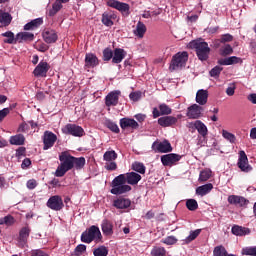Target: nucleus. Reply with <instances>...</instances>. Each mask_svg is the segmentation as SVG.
Here are the masks:
<instances>
[{
	"label": "nucleus",
	"mask_w": 256,
	"mask_h": 256,
	"mask_svg": "<svg viewBox=\"0 0 256 256\" xmlns=\"http://www.w3.org/2000/svg\"><path fill=\"white\" fill-rule=\"evenodd\" d=\"M189 49H195L197 57L200 61H207L209 59V53H211V48L209 44L203 41V39L192 40L188 44Z\"/></svg>",
	"instance_id": "f257e3e1"
},
{
	"label": "nucleus",
	"mask_w": 256,
	"mask_h": 256,
	"mask_svg": "<svg viewBox=\"0 0 256 256\" xmlns=\"http://www.w3.org/2000/svg\"><path fill=\"white\" fill-rule=\"evenodd\" d=\"M129 191H131V187L125 181V174H120L113 179L112 189L110 190L112 195H125Z\"/></svg>",
	"instance_id": "f03ea898"
},
{
	"label": "nucleus",
	"mask_w": 256,
	"mask_h": 256,
	"mask_svg": "<svg viewBox=\"0 0 256 256\" xmlns=\"http://www.w3.org/2000/svg\"><path fill=\"white\" fill-rule=\"evenodd\" d=\"M81 241L87 244L93 243V241H95V243H101V241H103L101 230L97 226L92 225L81 234Z\"/></svg>",
	"instance_id": "7ed1b4c3"
},
{
	"label": "nucleus",
	"mask_w": 256,
	"mask_h": 256,
	"mask_svg": "<svg viewBox=\"0 0 256 256\" xmlns=\"http://www.w3.org/2000/svg\"><path fill=\"white\" fill-rule=\"evenodd\" d=\"M60 165L57 167L55 175L56 177H63L67 171L73 169V156L62 153L59 156Z\"/></svg>",
	"instance_id": "20e7f679"
},
{
	"label": "nucleus",
	"mask_w": 256,
	"mask_h": 256,
	"mask_svg": "<svg viewBox=\"0 0 256 256\" xmlns=\"http://www.w3.org/2000/svg\"><path fill=\"white\" fill-rule=\"evenodd\" d=\"M189 60V54L187 52H179L175 56L170 64V71H177L182 67H185L187 61Z\"/></svg>",
	"instance_id": "39448f33"
},
{
	"label": "nucleus",
	"mask_w": 256,
	"mask_h": 256,
	"mask_svg": "<svg viewBox=\"0 0 256 256\" xmlns=\"http://www.w3.org/2000/svg\"><path fill=\"white\" fill-rule=\"evenodd\" d=\"M117 152L115 150H108L103 155V161H105L104 169L106 171H116L117 170Z\"/></svg>",
	"instance_id": "423d86ee"
},
{
	"label": "nucleus",
	"mask_w": 256,
	"mask_h": 256,
	"mask_svg": "<svg viewBox=\"0 0 256 256\" xmlns=\"http://www.w3.org/2000/svg\"><path fill=\"white\" fill-rule=\"evenodd\" d=\"M62 133H64V135H72L73 137H83L85 130H83V127L76 124H66L62 128Z\"/></svg>",
	"instance_id": "0eeeda50"
},
{
	"label": "nucleus",
	"mask_w": 256,
	"mask_h": 256,
	"mask_svg": "<svg viewBox=\"0 0 256 256\" xmlns=\"http://www.w3.org/2000/svg\"><path fill=\"white\" fill-rule=\"evenodd\" d=\"M152 151L155 153H171L173 147H171V143L167 140L162 142L155 141L152 144Z\"/></svg>",
	"instance_id": "6e6552de"
},
{
	"label": "nucleus",
	"mask_w": 256,
	"mask_h": 256,
	"mask_svg": "<svg viewBox=\"0 0 256 256\" xmlns=\"http://www.w3.org/2000/svg\"><path fill=\"white\" fill-rule=\"evenodd\" d=\"M46 205L49 209H52V211H61V209L65 207V204H63V198L59 195L50 197Z\"/></svg>",
	"instance_id": "1a4fd4ad"
},
{
	"label": "nucleus",
	"mask_w": 256,
	"mask_h": 256,
	"mask_svg": "<svg viewBox=\"0 0 256 256\" xmlns=\"http://www.w3.org/2000/svg\"><path fill=\"white\" fill-rule=\"evenodd\" d=\"M178 161H181V155L170 153L161 156V163L164 167H173L177 165Z\"/></svg>",
	"instance_id": "9d476101"
},
{
	"label": "nucleus",
	"mask_w": 256,
	"mask_h": 256,
	"mask_svg": "<svg viewBox=\"0 0 256 256\" xmlns=\"http://www.w3.org/2000/svg\"><path fill=\"white\" fill-rule=\"evenodd\" d=\"M239 169L243 171L244 173H249V171H252L253 168L251 165H249V159L247 158V154L245 151L241 150L239 152V158L237 163Z\"/></svg>",
	"instance_id": "9b49d317"
},
{
	"label": "nucleus",
	"mask_w": 256,
	"mask_h": 256,
	"mask_svg": "<svg viewBox=\"0 0 256 256\" xmlns=\"http://www.w3.org/2000/svg\"><path fill=\"white\" fill-rule=\"evenodd\" d=\"M119 97H121V92L119 90H114L108 93L105 97L106 107H117V105H119Z\"/></svg>",
	"instance_id": "f8f14e48"
},
{
	"label": "nucleus",
	"mask_w": 256,
	"mask_h": 256,
	"mask_svg": "<svg viewBox=\"0 0 256 256\" xmlns=\"http://www.w3.org/2000/svg\"><path fill=\"white\" fill-rule=\"evenodd\" d=\"M108 7H112L113 9H117L120 11L122 15H129V4L119 2L117 0H108L107 2Z\"/></svg>",
	"instance_id": "ddd939ff"
},
{
	"label": "nucleus",
	"mask_w": 256,
	"mask_h": 256,
	"mask_svg": "<svg viewBox=\"0 0 256 256\" xmlns=\"http://www.w3.org/2000/svg\"><path fill=\"white\" fill-rule=\"evenodd\" d=\"M56 141H57V135H55L51 131L44 132V136H43L44 151H47V149H51V147L55 145Z\"/></svg>",
	"instance_id": "4468645a"
},
{
	"label": "nucleus",
	"mask_w": 256,
	"mask_h": 256,
	"mask_svg": "<svg viewBox=\"0 0 256 256\" xmlns=\"http://www.w3.org/2000/svg\"><path fill=\"white\" fill-rule=\"evenodd\" d=\"M50 69L49 63L40 61L33 71L34 77H47V73Z\"/></svg>",
	"instance_id": "2eb2a0df"
},
{
	"label": "nucleus",
	"mask_w": 256,
	"mask_h": 256,
	"mask_svg": "<svg viewBox=\"0 0 256 256\" xmlns=\"http://www.w3.org/2000/svg\"><path fill=\"white\" fill-rule=\"evenodd\" d=\"M227 201L230 205H235V207H245L246 205H249V200L239 195H230L228 196Z\"/></svg>",
	"instance_id": "dca6fc26"
},
{
	"label": "nucleus",
	"mask_w": 256,
	"mask_h": 256,
	"mask_svg": "<svg viewBox=\"0 0 256 256\" xmlns=\"http://www.w3.org/2000/svg\"><path fill=\"white\" fill-rule=\"evenodd\" d=\"M159 109V110H158ZM157 108H153L152 115L154 119H157V117H161V115H171L173 113V110L169 105L162 103Z\"/></svg>",
	"instance_id": "f3484780"
},
{
	"label": "nucleus",
	"mask_w": 256,
	"mask_h": 256,
	"mask_svg": "<svg viewBox=\"0 0 256 256\" xmlns=\"http://www.w3.org/2000/svg\"><path fill=\"white\" fill-rule=\"evenodd\" d=\"M203 114V108L199 104H193L188 107L187 117L189 119H199Z\"/></svg>",
	"instance_id": "a211bd4d"
},
{
	"label": "nucleus",
	"mask_w": 256,
	"mask_h": 256,
	"mask_svg": "<svg viewBox=\"0 0 256 256\" xmlns=\"http://www.w3.org/2000/svg\"><path fill=\"white\" fill-rule=\"evenodd\" d=\"M189 129H196L202 137H206L208 130L205 123H203L201 120H196L194 122H190L188 124Z\"/></svg>",
	"instance_id": "6ab92c4d"
},
{
	"label": "nucleus",
	"mask_w": 256,
	"mask_h": 256,
	"mask_svg": "<svg viewBox=\"0 0 256 256\" xmlns=\"http://www.w3.org/2000/svg\"><path fill=\"white\" fill-rule=\"evenodd\" d=\"M120 127L123 130L125 129L135 130V129H139V123L135 121V119L125 117L120 119Z\"/></svg>",
	"instance_id": "aec40b11"
},
{
	"label": "nucleus",
	"mask_w": 256,
	"mask_h": 256,
	"mask_svg": "<svg viewBox=\"0 0 256 256\" xmlns=\"http://www.w3.org/2000/svg\"><path fill=\"white\" fill-rule=\"evenodd\" d=\"M209 99V91L205 89H200L196 93L195 101L198 103V105L203 106L207 105V101Z\"/></svg>",
	"instance_id": "412c9836"
},
{
	"label": "nucleus",
	"mask_w": 256,
	"mask_h": 256,
	"mask_svg": "<svg viewBox=\"0 0 256 256\" xmlns=\"http://www.w3.org/2000/svg\"><path fill=\"white\" fill-rule=\"evenodd\" d=\"M115 19H117V15H115V13L104 12L102 14L101 21L105 27H113V25H114L113 21H115Z\"/></svg>",
	"instance_id": "4be33fe9"
},
{
	"label": "nucleus",
	"mask_w": 256,
	"mask_h": 256,
	"mask_svg": "<svg viewBox=\"0 0 256 256\" xmlns=\"http://www.w3.org/2000/svg\"><path fill=\"white\" fill-rule=\"evenodd\" d=\"M30 233L31 230L29 229V227H24L20 230L18 238L19 247H25V245H27V239H29Z\"/></svg>",
	"instance_id": "5701e85b"
},
{
	"label": "nucleus",
	"mask_w": 256,
	"mask_h": 256,
	"mask_svg": "<svg viewBox=\"0 0 256 256\" xmlns=\"http://www.w3.org/2000/svg\"><path fill=\"white\" fill-rule=\"evenodd\" d=\"M231 233L236 237H245V235H249L251 233V230L243 226L234 225L231 228Z\"/></svg>",
	"instance_id": "b1692460"
},
{
	"label": "nucleus",
	"mask_w": 256,
	"mask_h": 256,
	"mask_svg": "<svg viewBox=\"0 0 256 256\" xmlns=\"http://www.w3.org/2000/svg\"><path fill=\"white\" fill-rule=\"evenodd\" d=\"M177 123V118L174 116H164L158 119V125L160 127H172Z\"/></svg>",
	"instance_id": "393cba45"
},
{
	"label": "nucleus",
	"mask_w": 256,
	"mask_h": 256,
	"mask_svg": "<svg viewBox=\"0 0 256 256\" xmlns=\"http://www.w3.org/2000/svg\"><path fill=\"white\" fill-rule=\"evenodd\" d=\"M113 206L116 207V209H129L131 207V200L129 198H117L113 202Z\"/></svg>",
	"instance_id": "a878e982"
},
{
	"label": "nucleus",
	"mask_w": 256,
	"mask_h": 256,
	"mask_svg": "<svg viewBox=\"0 0 256 256\" xmlns=\"http://www.w3.org/2000/svg\"><path fill=\"white\" fill-rule=\"evenodd\" d=\"M125 57H127V52L121 48H116L112 56V63L119 64Z\"/></svg>",
	"instance_id": "bb28decb"
},
{
	"label": "nucleus",
	"mask_w": 256,
	"mask_h": 256,
	"mask_svg": "<svg viewBox=\"0 0 256 256\" xmlns=\"http://www.w3.org/2000/svg\"><path fill=\"white\" fill-rule=\"evenodd\" d=\"M124 175L125 181L128 183V185H137V183H139L141 180V175L137 172H129Z\"/></svg>",
	"instance_id": "cd10ccee"
},
{
	"label": "nucleus",
	"mask_w": 256,
	"mask_h": 256,
	"mask_svg": "<svg viewBox=\"0 0 256 256\" xmlns=\"http://www.w3.org/2000/svg\"><path fill=\"white\" fill-rule=\"evenodd\" d=\"M101 229L103 235L106 237H111L113 235V223L107 219H104L101 223Z\"/></svg>",
	"instance_id": "c85d7f7f"
},
{
	"label": "nucleus",
	"mask_w": 256,
	"mask_h": 256,
	"mask_svg": "<svg viewBox=\"0 0 256 256\" xmlns=\"http://www.w3.org/2000/svg\"><path fill=\"white\" fill-rule=\"evenodd\" d=\"M45 43H55L58 39L55 30H45L42 34Z\"/></svg>",
	"instance_id": "c756f323"
},
{
	"label": "nucleus",
	"mask_w": 256,
	"mask_h": 256,
	"mask_svg": "<svg viewBox=\"0 0 256 256\" xmlns=\"http://www.w3.org/2000/svg\"><path fill=\"white\" fill-rule=\"evenodd\" d=\"M213 191V184L208 183L196 188V195H200L201 197H205L208 193Z\"/></svg>",
	"instance_id": "7c9ffc66"
},
{
	"label": "nucleus",
	"mask_w": 256,
	"mask_h": 256,
	"mask_svg": "<svg viewBox=\"0 0 256 256\" xmlns=\"http://www.w3.org/2000/svg\"><path fill=\"white\" fill-rule=\"evenodd\" d=\"M99 65V59L95 54L88 53L85 56V66L86 67H97Z\"/></svg>",
	"instance_id": "2f4dec72"
},
{
	"label": "nucleus",
	"mask_w": 256,
	"mask_h": 256,
	"mask_svg": "<svg viewBox=\"0 0 256 256\" xmlns=\"http://www.w3.org/2000/svg\"><path fill=\"white\" fill-rule=\"evenodd\" d=\"M12 20L13 17H11V14L3 10H0V23L1 25H3V27H9V25H11Z\"/></svg>",
	"instance_id": "473e14b6"
},
{
	"label": "nucleus",
	"mask_w": 256,
	"mask_h": 256,
	"mask_svg": "<svg viewBox=\"0 0 256 256\" xmlns=\"http://www.w3.org/2000/svg\"><path fill=\"white\" fill-rule=\"evenodd\" d=\"M16 39L18 40V43H23V41H33L35 35L31 32H19L16 35Z\"/></svg>",
	"instance_id": "72a5a7b5"
},
{
	"label": "nucleus",
	"mask_w": 256,
	"mask_h": 256,
	"mask_svg": "<svg viewBox=\"0 0 256 256\" xmlns=\"http://www.w3.org/2000/svg\"><path fill=\"white\" fill-rule=\"evenodd\" d=\"M145 33H147V27L141 21H139L136 25V29L134 30V35L139 37V39H143Z\"/></svg>",
	"instance_id": "f704fd0d"
},
{
	"label": "nucleus",
	"mask_w": 256,
	"mask_h": 256,
	"mask_svg": "<svg viewBox=\"0 0 256 256\" xmlns=\"http://www.w3.org/2000/svg\"><path fill=\"white\" fill-rule=\"evenodd\" d=\"M2 37H6L4 39V43H8L9 45H13L18 43L17 36L12 31H7L1 34Z\"/></svg>",
	"instance_id": "c9c22d12"
},
{
	"label": "nucleus",
	"mask_w": 256,
	"mask_h": 256,
	"mask_svg": "<svg viewBox=\"0 0 256 256\" xmlns=\"http://www.w3.org/2000/svg\"><path fill=\"white\" fill-rule=\"evenodd\" d=\"M61 9H63V4L59 0H56L52 5V9L49 10L48 15L54 17V15H57Z\"/></svg>",
	"instance_id": "e433bc0d"
},
{
	"label": "nucleus",
	"mask_w": 256,
	"mask_h": 256,
	"mask_svg": "<svg viewBox=\"0 0 256 256\" xmlns=\"http://www.w3.org/2000/svg\"><path fill=\"white\" fill-rule=\"evenodd\" d=\"M219 65H235L239 63V58L236 56L220 59L218 61Z\"/></svg>",
	"instance_id": "4c0bfd02"
},
{
	"label": "nucleus",
	"mask_w": 256,
	"mask_h": 256,
	"mask_svg": "<svg viewBox=\"0 0 256 256\" xmlns=\"http://www.w3.org/2000/svg\"><path fill=\"white\" fill-rule=\"evenodd\" d=\"M25 143V136L22 134H17L15 136L10 137L11 145H23Z\"/></svg>",
	"instance_id": "58836bf2"
},
{
	"label": "nucleus",
	"mask_w": 256,
	"mask_h": 256,
	"mask_svg": "<svg viewBox=\"0 0 256 256\" xmlns=\"http://www.w3.org/2000/svg\"><path fill=\"white\" fill-rule=\"evenodd\" d=\"M94 256H107L109 255V249H107L105 246H99L98 248H95L93 250Z\"/></svg>",
	"instance_id": "ea45409f"
},
{
	"label": "nucleus",
	"mask_w": 256,
	"mask_h": 256,
	"mask_svg": "<svg viewBox=\"0 0 256 256\" xmlns=\"http://www.w3.org/2000/svg\"><path fill=\"white\" fill-rule=\"evenodd\" d=\"M73 167H75L77 170L83 169L85 167V158L84 157H74L73 156Z\"/></svg>",
	"instance_id": "a19ab883"
},
{
	"label": "nucleus",
	"mask_w": 256,
	"mask_h": 256,
	"mask_svg": "<svg viewBox=\"0 0 256 256\" xmlns=\"http://www.w3.org/2000/svg\"><path fill=\"white\" fill-rule=\"evenodd\" d=\"M132 169L133 171H136V173H140L141 175H145V164L141 162H134L132 164Z\"/></svg>",
	"instance_id": "79ce46f5"
},
{
	"label": "nucleus",
	"mask_w": 256,
	"mask_h": 256,
	"mask_svg": "<svg viewBox=\"0 0 256 256\" xmlns=\"http://www.w3.org/2000/svg\"><path fill=\"white\" fill-rule=\"evenodd\" d=\"M151 255L152 256H165V255H167V250H165L164 247L155 246L151 250Z\"/></svg>",
	"instance_id": "37998d69"
},
{
	"label": "nucleus",
	"mask_w": 256,
	"mask_h": 256,
	"mask_svg": "<svg viewBox=\"0 0 256 256\" xmlns=\"http://www.w3.org/2000/svg\"><path fill=\"white\" fill-rule=\"evenodd\" d=\"M15 223V218L11 215H7L4 218H0V225H7V227H11Z\"/></svg>",
	"instance_id": "c03bdc74"
},
{
	"label": "nucleus",
	"mask_w": 256,
	"mask_h": 256,
	"mask_svg": "<svg viewBox=\"0 0 256 256\" xmlns=\"http://www.w3.org/2000/svg\"><path fill=\"white\" fill-rule=\"evenodd\" d=\"M211 179V170H203L200 172L198 181L200 183H205V181H209Z\"/></svg>",
	"instance_id": "a18cd8bd"
},
{
	"label": "nucleus",
	"mask_w": 256,
	"mask_h": 256,
	"mask_svg": "<svg viewBox=\"0 0 256 256\" xmlns=\"http://www.w3.org/2000/svg\"><path fill=\"white\" fill-rule=\"evenodd\" d=\"M201 235V229H196L194 231H190V234L188 235V237L185 238V243H191V241H195V238Z\"/></svg>",
	"instance_id": "49530a36"
},
{
	"label": "nucleus",
	"mask_w": 256,
	"mask_h": 256,
	"mask_svg": "<svg viewBox=\"0 0 256 256\" xmlns=\"http://www.w3.org/2000/svg\"><path fill=\"white\" fill-rule=\"evenodd\" d=\"M186 207L189 211H197L199 204L195 199H189L186 201Z\"/></svg>",
	"instance_id": "de8ad7c7"
},
{
	"label": "nucleus",
	"mask_w": 256,
	"mask_h": 256,
	"mask_svg": "<svg viewBox=\"0 0 256 256\" xmlns=\"http://www.w3.org/2000/svg\"><path fill=\"white\" fill-rule=\"evenodd\" d=\"M221 71H223V67L215 66L209 72L210 77H214L215 79L219 78V75H221Z\"/></svg>",
	"instance_id": "09e8293b"
},
{
	"label": "nucleus",
	"mask_w": 256,
	"mask_h": 256,
	"mask_svg": "<svg viewBox=\"0 0 256 256\" xmlns=\"http://www.w3.org/2000/svg\"><path fill=\"white\" fill-rule=\"evenodd\" d=\"M222 136L224 137V139H226L227 141H229L230 143H235L236 141V137L234 136L233 133H230L227 130H222Z\"/></svg>",
	"instance_id": "8fccbe9b"
},
{
	"label": "nucleus",
	"mask_w": 256,
	"mask_h": 256,
	"mask_svg": "<svg viewBox=\"0 0 256 256\" xmlns=\"http://www.w3.org/2000/svg\"><path fill=\"white\" fill-rule=\"evenodd\" d=\"M106 127L110 129V131H112L113 133H119L120 131L119 126L115 122H112L110 120L106 122Z\"/></svg>",
	"instance_id": "3c124183"
},
{
	"label": "nucleus",
	"mask_w": 256,
	"mask_h": 256,
	"mask_svg": "<svg viewBox=\"0 0 256 256\" xmlns=\"http://www.w3.org/2000/svg\"><path fill=\"white\" fill-rule=\"evenodd\" d=\"M242 255L256 256V247H245L242 249Z\"/></svg>",
	"instance_id": "603ef678"
},
{
	"label": "nucleus",
	"mask_w": 256,
	"mask_h": 256,
	"mask_svg": "<svg viewBox=\"0 0 256 256\" xmlns=\"http://www.w3.org/2000/svg\"><path fill=\"white\" fill-rule=\"evenodd\" d=\"M220 53L223 57L227 56V55H231V53H233V47H231V45L227 44L225 45L221 50Z\"/></svg>",
	"instance_id": "864d4df0"
},
{
	"label": "nucleus",
	"mask_w": 256,
	"mask_h": 256,
	"mask_svg": "<svg viewBox=\"0 0 256 256\" xmlns=\"http://www.w3.org/2000/svg\"><path fill=\"white\" fill-rule=\"evenodd\" d=\"M85 251H87V246L85 244H79L74 250V255H83Z\"/></svg>",
	"instance_id": "5fc2aeb1"
},
{
	"label": "nucleus",
	"mask_w": 256,
	"mask_h": 256,
	"mask_svg": "<svg viewBox=\"0 0 256 256\" xmlns=\"http://www.w3.org/2000/svg\"><path fill=\"white\" fill-rule=\"evenodd\" d=\"M103 59L104 61H111V59H113V51L109 48L104 49Z\"/></svg>",
	"instance_id": "6e6d98bb"
},
{
	"label": "nucleus",
	"mask_w": 256,
	"mask_h": 256,
	"mask_svg": "<svg viewBox=\"0 0 256 256\" xmlns=\"http://www.w3.org/2000/svg\"><path fill=\"white\" fill-rule=\"evenodd\" d=\"M142 96H143V93H141V91H136L129 94V98L131 99V101H134V102L139 101Z\"/></svg>",
	"instance_id": "4d7b16f0"
},
{
	"label": "nucleus",
	"mask_w": 256,
	"mask_h": 256,
	"mask_svg": "<svg viewBox=\"0 0 256 256\" xmlns=\"http://www.w3.org/2000/svg\"><path fill=\"white\" fill-rule=\"evenodd\" d=\"M165 245H175L177 238L175 236H168L162 240Z\"/></svg>",
	"instance_id": "13d9d810"
},
{
	"label": "nucleus",
	"mask_w": 256,
	"mask_h": 256,
	"mask_svg": "<svg viewBox=\"0 0 256 256\" xmlns=\"http://www.w3.org/2000/svg\"><path fill=\"white\" fill-rule=\"evenodd\" d=\"M26 187L27 189H30V190L35 189V187H37V180L35 179L28 180L26 183Z\"/></svg>",
	"instance_id": "bf43d9fd"
},
{
	"label": "nucleus",
	"mask_w": 256,
	"mask_h": 256,
	"mask_svg": "<svg viewBox=\"0 0 256 256\" xmlns=\"http://www.w3.org/2000/svg\"><path fill=\"white\" fill-rule=\"evenodd\" d=\"M9 113H11V109L9 108H4L0 110V123L1 121H3V119H5V117H7Z\"/></svg>",
	"instance_id": "052dcab7"
},
{
	"label": "nucleus",
	"mask_w": 256,
	"mask_h": 256,
	"mask_svg": "<svg viewBox=\"0 0 256 256\" xmlns=\"http://www.w3.org/2000/svg\"><path fill=\"white\" fill-rule=\"evenodd\" d=\"M230 41H233V36L231 34H224L220 39V43H229Z\"/></svg>",
	"instance_id": "680f3d73"
},
{
	"label": "nucleus",
	"mask_w": 256,
	"mask_h": 256,
	"mask_svg": "<svg viewBox=\"0 0 256 256\" xmlns=\"http://www.w3.org/2000/svg\"><path fill=\"white\" fill-rule=\"evenodd\" d=\"M34 29H37V27H40V25H43V18H36L31 21Z\"/></svg>",
	"instance_id": "e2e57ef3"
},
{
	"label": "nucleus",
	"mask_w": 256,
	"mask_h": 256,
	"mask_svg": "<svg viewBox=\"0 0 256 256\" xmlns=\"http://www.w3.org/2000/svg\"><path fill=\"white\" fill-rule=\"evenodd\" d=\"M30 166H31V159L29 158L24 159L21 164L22 169H27V167H30Z\"/></svg>",
	"instance_id": "0e129e2a"
},
{
	"label": "nucleus",
	"mask_w": 256,
	"mask_h": 256,
	"mask_svg": "<svg viewBox=\"0 0 256 256\" xmlns=\"http://www.w3.org/2000/svg\"><path fill=\"white\" fill-rule=\"evenodd\" d=\"M28 129H29V125H27V123H22L19 126L18 131L19 133H25Z\"/></svg>",
	"instance_id": "69168bd1"
},
{
	"label": "nucleus",
	"mask_w": 256,
	"mask_h": 256,
	"mask_svg": "<svg viewBox=\"0 0 256 256\" xmlns=\"http://www.w3.org/2000/svg\"><path fill=\"white\" fill-rule=\"evenodd\" d=\"M32 256H49V255H47V253L41 250H34L32 251Z\"/></svg>",
	"instance_id": "338daca9"
},
{
	"label": "nucleus",
	"mask_w": 256,
	"mask_h": 256,
	"mask_svg": "<svg viewBox=\"0 0 256 256\" xmlns=\"http://www.w3.org/2000/svg\"><path fill=\"white\" fill-rule=\"evenodd\" d=\"M248 101H251V103H253L254 105H256V94L253 93V94H250L248 96Z\"/></svg>",
	"instance_id": "774afa93"
}]
</instances>
